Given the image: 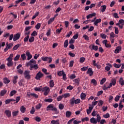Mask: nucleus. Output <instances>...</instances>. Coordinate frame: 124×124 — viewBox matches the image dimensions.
Returning a JSON list of instances; mask_svg holds the SVG:
<instances>
[{"mask_svg": "<svg viewBox=\"0 0 124 124\" xmlns=\"http://www.w3.org/2000/svg\"><path fill=\"white\" fill-rule=\"evenodd\" d=\"M81 102L80 99H75V97H73L70 100V104L73 106L74 104H79Z\"/></svg>", "mask_w": 124, "mask_h": 124, "instance_id": "nucleus-1", "label": "nucleus"}, {"mask_svg": "<svg viewBox=\"0 0 124 124\" xmlns=\"http://www.w3.org/2000/svg\"><path fill=\"white\" fill-rule=\"evenodd\" d=\"M46 111H53V112H57L58 109L57 108L54 107L53 104H50L46 107Z\"/></svg>", "mask_w": 124, "mask_h": 124, "instance_id": "nucleus-2", "label": "nucleus"}, {"mask_svg": "<svg viewBox=\"0 0 124 124\" xmlns=\"http://www.w3.org/2000/svg\"><path fill=\"white\" fill-rule=\"evenodd\" d=\"M42 92H44V94L46 96L48 95L49 93H50V88L46 86L42 88Z\"/></svg>", "mask_w": 124, "mask_h": 124, "instance_id": "nucleus-3", "label": "nucleus"}, {"mask_svg": "<svg viewBox=\"0 0 124 124\" xmlns=\"http://www.w3.org/2000/svg\"><path fill=\"white\" fill-rule=\"evenodd\" d=\"M30 73H31V71L29 70H26L24 72V77L27 80H30L31 79V75H30Z\"/></svg>", "mask_w": 124, "mask_h": 124, "instance_id": "nucleus-4", "label": "nucleus"}, {"mask_svg": "<svg viewBox=\"0 0 124 124\" xmlns=\"http://www.w3.org/2000/svg\"><path fill=\"white\" fill-rule=\"evenodd\" d=\"M13 46V43H10L9 44L6 43V47L4 49V52H7L8 51L9 49H10L11 48H12Z\"/></svg>", "mask_w": 124, "mask_h": 124, "instance_id": "nucleus-5", "label": "nucleus"}, {"mask_svg": "<svg viewBox=\"0 0 124 124\" xmlns=\"http://www.w3.org/2000/svg\"><path fill=\"white\" fill-rule=\"evenodd\" d=\"M31 29V26H28L26 27L24 30V33L25 35H30L31 34V31L30 30Z\"/></svg>", "mask_w": 124, "mask_h": 124, "instance_id": "nucleus-6", "label": "nucleus"}, {"mask_svg": "<svg viewBox=\"0 0 124 124\" xmlns=\"http://www.w3.org/2000/svg\"><path fill=\"white\" fill-rule=\"evenodd\" d=\"M43 76L44 75L43 74V73L40 71L37 74L35 79L36 80H39L40 78H42L43 77Z\"/></svg>", "mask_w": 124, "mask_h": 124, "instance_id": "nucleus-7", "label": "nucleus"}, {"mask_svg": "<svg viewBox=\"0 0 124 124\" xmlns=\"http://www.w3.org/2000/svg\"><path fill=\"white\" fill-rule=\"evenodd\" d=\"M116 83H117V79H116V78H112L111 80V83H109V87H110L111 88L112 86H115Z\"/></svg>", "mask_w": 124, "mask_h": 124, "instance_id": "nucleus-8", "label": "nucleus"}, {"mask_svg": "<svg viewBox=\"0 0 124 124\" xmlns=\"http://www.w3.org/2000/svg\"><path fill=\"white\" fill-rule=\"evenodd\" d=\"M93 66H96L98 69H100V68H101V65H100V64H98L97 63H96V61L93 60Z\"/></svg>", "mask_w": 124, "mask_h": 124, "instance_id": "nucleus-9", "label": "nucleus"}, {"mask_svg": "<svg viewBox=\"0 0 124 124\" xmlns=\"http://www.w3.org/2000/svg\"><path fill=\"white\" fill-rule=\"evenodd\" d=\"M33 63L35 64L36 63V61L34 60L33 59H31L29 62H27L26 64L27 66H29Z\"/></svg>", "mask_w": 124, "mask_h": 124, "instance_id": "nucleus-10", "label": "nucleus"}, {"mask_svg": "<svg viewBox=\"0 0 124 124\" xmlns=\"http://www.w3.org/2000/svg\"><path fill=\"white\" fill-rule=\"evenodd\" d=\"M20 36L21 35L19 33H17L16 34H15L13 38L14 41H17V40L20 38Z\"/></svg>", "mask_w": 124, "mask_h": 124, "instance_id": "nucleus-11", "label": "nucleus"}, {"mask_svg": "<svg viewBox=\"0 0 124 124\" xmlns=\"http://www.w3.org/2000/svg\"><path fill=\"white\" fill-rule=\"evenodd\" d=\"M87 74H89V76H93V68H89L87 70Z\"/></svg>", "mask_w": 124, "mask_h": 124, "instance_id": "nucleus-12", "label": "nucleus"}, {"mask_svg": "<svg viewBox=\"0 0 124 124\" xmlns=\"http://www.w3.org/2000/svg\"><path fill=\"white\" fill-rule=\"evenodd\" d=\"M122 51V46H118L116 47L114 51L115 54H119L120 52Z\"/></svg>", "mask_w": 124, "mask_h": 124, "instance_id": "nucleus-13", "label": "nucleus"}, {"mask_svg": "<svg viewBox=\"0 0 124 124\" xmlns=\"http://www.w3.org/2000/svg\"><path fill=\"white\" fill-rule=\"evenodd\" d=\"M30 66V70H32V68H34L35 70L38 69V65L37 64H31L29 65Z\"/></svg>", "mask_w": 124, "mask_h": 124, "instance_id": "nucleus-14", "label": "nucleus"}, {"mask_svg": "<svg viewBox=\"0 0 124 124\" xmlns=\"http://www.w3.org/2000/svg\"><path fill=\"white\" fill-rule=\"evenodd\" d=\"M4 113L8 118L11 117V111L7 109L5 110Z\"/></svg>", "mask_w": 124, "mask_h": 124, "instance_id": "nucleus-15", "label": "nucleus"}, {"mask_svg": "<svg viewBox=\"0 0 124 124\" xmlns=\"http://www.w3.org/2000/svg\"><path fill=\"white\" fill-rule=\"evenodd\" d=\"M26 56L28 57L27 58L28 61H30V60H31V59L32 58V55L31 54V53L30 52V51L26 52Z\"/></svg>", "mask_w": 124, "mask_h": 124, "instance_id": "nucleus-16", "label": "nucleus"}, {"mask_svg": "<svg viewBox=\"0 0 124 124\" xmlns=\"http://www.w3.org/2000/svg\"><path fill=\"white\" fill-rule=\"evenodd\" d=\"M90 122L92 124H97V121L96 120V118H95L94 117H92V118H91Z\"/></svg>", "mask_w": 124, "mask_h": 124, "instance_id": "nucleus-17", "label": "nucleus"}, {"mask_svg": "<svg viewBox=\"0 0 124 124\" xmlns=\"http://www.w3.org/2000/svg\"><path fill=\"white\" fill-rule=\"evenodd\" d=\"M73 81L75 82V84H76L77 86H79V85H80V78H76L74 79Z\"/></svg>", "mask_w": 124, "mask_h": 124, "instance_id": "nucleus-18", "label": "nucleus"}, {"mask_svg": "<svg viewBox=\"0 0 124 124\" xmlns=\"http://www.w3.org/2000/svg\"><path fill=\"white\" fill-rule=\"evenodd\" d=\"M93 109V107H89V109L86 110L87 115H90V113H92V111Z\"/></svg>", "mask_w": 124, "mask_h": 124, "instance_id": "nucleus-19", "label": "nucleus"}, {"mask_svg": "<svg viewBox=\"0 0 124 124\" xmlns=\"http://www.w3.org/2000/svg\"><path fill=\"white\" fill-rule=\"evenodd\" d=\"M98 23H101V18H99L98 19H96L94 22V25L95 26H96V27H97V26H98Z\"/></svg>", "mask_w": 124, "mask_h": 124, "instance_id": "nucleus-20", "label": "nucleus"}, {"mask_svg": "<svg viewBox=\"0 0 124 124\" xmlns=\"http://www.w3.org/2000/svg\"><path fill=\"white\" fill-rule=\"evenodd\" d=\"M95 15H96V14L95 13H93V14H89V15H88L86 16L87 19H90V18H93V17H94V16H95Z\"/></svg>", "mask_w": 124, "mask_h": 124, "instance_id": "nucleus-21", "label": "nucleus"}, {"mask_svg": "<svg viewBox=\"0 0 124 124\" xmlns=\"http://www.w3.org/2000/svg\"><path fill=\"white\" fill-rule=\"evenodd\" d=\"M56 18V16H54L52 18H51L47 22L48 25H50V24H52L54 21H55V18Z\"/></svg>", "mask_w": 124, "mask_h": 124, "instance_id": "nucleus-22", "label": "nucleus"}, {"mask_svg": "<svg viewBox=\"0 0 124 124\" xmlns=\"http://www.w3.org/2000/svg\"><path fill=\"white\" fill-rule=\"evenodd\" d=\"M3 83H4V84H9V83H10V80L7 78H3Z\"/></svg>", "mask_w": 124, "mask_h": 124, "instance_id": "nucleus-23", "label": "nucleus"}, {"mask_svg": "<svg viewBox=\"0 0 124 124\" xmlns=\"http://www.w3.org/2000/svg\"><path fill=\"white\" fill-rule=\"evenodd\" d=\"M66 118H70V117L71 116V115H72V112L71 111H67L66 112Z\"/></svg>", "mask_w": 124, "mask_h": 124, "instance_id": "nucleus-24", "label": "nucleus"}, {"mask_svg": "<svg viewBox=\"0 0 124 124\" xmlns=\"http://www.w3.org/2000/svg\"><path fill=\"white\" fill-rule=\"evenodd\" d=\"M119 83L121 86H124V80L123 78H121L119 80Z\"/></svg>", "mask_w": 124, "mask_h": 124, "instance_id": "nucleus-25", "label": "nucleus"}, {"mask_svg": "<svg viewBox=\"0 0 124 124\" xmlns=\"http://www.w3.org/2000/svg\"><path fill=\"white\" fill-rule=\"evenodd\" d=\"M91 84H93V86H96L97 85V81L95 79H92L91 81Z\"/></svg>", "mask_w": 124, "mask_h": 124, "instance_id": "nucleus-26", "label": "nucleus"}, {"mask_svg": "<svg viewBox=\"0 0 124 124\" xmlns=\"http://www.w3.org/2000/svg\"><path fill=\"white\" fill-rule=\"evenodd\" d=\"M64 74V71L63 70L58 71L57 73V74L59 77H61V76H62Z\"/></svg>", "mask_w": 124, "mask_h": 124, "instance_id": "nucleus-27", "label": "nucleus"}, {"mask_svg": "<svg viewBox=\"0 0 124 124\" xmlns=\"http://www.w3.org/2000/svg\"><path fill=\"white\" fill-rule=\"evenodd\" d=\"M80 98L82 100H85L86 99V94L85 93H82L80 95Z\"/></svg>", "mask_w": 124, "mask_h": 124, "instance_id": "nucleus-28", "label": "nucleus"}, {"mask_svg": "<svg viewBox=\"0 0 124 124\" xmlns=\"http://www.w3.org/2000/svg\"><path fill=\"white\" fill-rule=\"evenodd\" d=\"M18 114H19L18 110L13 111L12 112L13 117H16V116H18Z\"/></svg>", "mask_w": 124, "mask_h": 124, "instance_id": "nucleus-29", "label": "nucleus"}, {"mask_svg": "<svg viewBox=\"0 0 124 124\" xmlns=\"http://www.w3.org/2000/svg\"><path fill=\"white\" fill-rule=\"evenodd\" d=\"M17 79H18V76H15L13 79V83H14V84H17Z\"/></svg>", "mask_w": 124, "mask_h": 124, "instance_id": "nucleus-30", "label": "nucleus"}, {"mask_svg": "<svg viewBox=\"0 0 124 124\" xmlns=\"http://www.w3.org/2000/svg\"><path fill=\"white\" fill-rule=\"evenodd\" d=\"M54 80L53 79L49 81V87L50 88H54Z\"/></svg>", "mask_w": 124, "mask_h": 124, "instance_id": "nucleus-31", "label": "nucleus"}, {"mask_svg": "<svg viewBox=\"0 0 124 124\" xmlns=\"http://www.w3.org/2000/svg\"><path fill=\"white\" fill-rule=\"evenodd\" d=\"M16 93H17V91L16 90H13L11 92L10 96H13V95H14V94H16Z\"/></svg>", "mask_w": 124, "mask_h": 124, "instance_id": "nucleus-32", "label": "nucleus"}, {"mask_svg": "<svg viewBox=\"0 0 124 124\" xmlns=\"http://www.w3.org/2000/svg\"><path fill=\"white\" fill-rule=\"evenodd\" d=\"M20 111L21 113H25L26 112V108L24 106H22L20 107Z\"/></svg>", "mask_w": 124, "mask_h": 124, "instance_id": "nucleus-33", "label": "nucleus"}, {"mask_svg": "<svg viewBox=\"0 0 124 124\" xmlns=\"http://www.w3.org/2000/svg\"><path fill=\"white\" fill-rule=\"evenodd\" d=\"M105 10H106V5H104L101 6V11L102 12H105Z\"/></svg>", "mask_w": 124, "mask_h": 124, "instance_id": "nucleus-34", "label": "nucleus"}, {"mask_svg": "<svg viewBox=\"0 0 124 124\" xmlns=\"http://www.w3.org/2000/svg\"><path fill=\"white\" fill-rule=\"evenodd\" d=\"M13 64H14L13 62H10L7 63V66H8L9 67H11V66H13Z\"/></svg>", "mask_w": 124, "mask_h": 124, "instance_id": "nucleus-35", "label": "nucleus"}, {"mask_svg": "<svg viewBox=\"0 0 124 124\" xmlns=\"http://www.w3.org/2000/svg\"><path fill=\"white\" fill-rule=\"evenodd\" d=\"M68 40L67 39L64 42V48H67V46H68Z\"/></svg>", "mask_w": 124, "mask_h": 124, "instance_id": "nucleus-36", "label": "nucleus"}, {"mask_svg": "<svg viewBox=\"0 0 124 124\" xmlns=\"http://www.w3.org/2000/svg\"><path fill=\"white\" fill-rule=\"evenodd\" d=\"M19 47H20V44H18L17 45H16L13 48V51H15V50H17Z\"/></svg>", "mask_w": 124, "mask_h": 124, "instance_id": "nucleus-37", "label": "nucleus"}, {"mask_svg": "<svg viewBox=\"0 0 124 124\" xmlns=\"http://www.w3.org/2000/svg\"><path fill=\"white\" fill-rule=\"evenodd\" d=\"M105 82H106V78H104L101 79L100 84V85H103V84H104Z\"/></svg>", "mask_w": 124, "mask_h": 124, "instance_id": "nucleus-38", "label": "nucleus"}, {"mask_svg": "<svg viewBox=\"0 0 124 124\" xmlns=\"http://www.w3.org/2000/svg\"><path fill=\"white\" fill-rule=\"evenodd\" d=\"M62 96L64 98H67V97H69L70 96V93H66L62 95Z\"/></svg>", "mask_w": 124, "mask_h": 124, "instance_id": "nucleus-39", "label": "nucleus"}, {"mask_svg": "<svg viewBox=\"0 0 124 124\" xmlns=\"http://www.w3.org/2000/svg\"><path fill=\"white\" fill-rule=\"evenodd\" d=\"M120 98H121V96L117 95L115 97L114 100L116 101V102H118V101L120 100Z\"/></svg>", "mask_w": 124, "mask_h": 124, "instance_id": "nucleus-40", "label": "nucleus"}, {"mask_svg": "<svg viewBox=\"0 0 124 124\" xmlns=\"http://www.w3.org/2000/svg\"><path fill=\"white\" fill-rule=\"evenodd\" d=\"M59 120H57L56 121L55 120H52L51 122V124H60V123H59Z\"/></svg>", "mask_w": 124, "mask_h": 124, "instance_id": "nucleus-41", "label": "nucleus"}, {"mask_svg": "<svg viewBox=\"0 0 124 124\" xmlns=\"http://www.w3.org/2000/svg\"><path fill=\"white\" fill-rule=\"evenodd\" d=\"M97 123H100V120H101V117L99 114H97V119H96Z\"/></svg>", "mask_w": 124, "mask_h": 124, "instance_id": "nucleus-42", "label": "nucleus"}, {"mask_svg": "<svg viewBox=\"0 0 124 124\" xmlns=\"http://www.w3.org/2000/svg\"><path fill=\"white\" fill-rule=\"evenodd\" d=\"M7 92V91L6 90H2L0 92L1 96H3V95H4V94H5V93H6Z\"/></svg>", "mask_w": 124, "mask_h": 124, "instance_id": "nucleus-43", "label": "nucleus"}, {"mask_svg": "<svg viewBox=\"0 0 124 124\" xmlns=\"http://www.w3.org/2000/svg\"><path fill=\"white\" fill-rule=\"evenodd\" d=\"M110 88H111V86H110V85L107 87L106 85L105 84L103 87V90H104V91H106V90H108V89H110Z\"/></svg>", "mask_w": 124, "mask_h": 124, "instance_id": "nucleus-44", "label": "nucleus"}, {"mask_svg": "<svg viewBox=\"0 0 124 124\" xmlns=\"http://www.w3.org/2000/svg\"><path fill=\"white\" fill-rule=\"evenodd\" d=\"M39 15V12H37L35 14V15L32 16V20H33L37 17Z\"/></svg>", "mask_w": 124, "mask_h": 124, "instance_id": "nucleus-45", "label": "nucleus"}, {"mask_svg": "<svg viewBox=\"0 0 124 124\" xmlns=\"http://www.w3.org/2000/svg\"><path fill=\"white\" fill-rule=\"evenodd\" d=\"M34 41V37L31 36V37L29 39V42H30V43H31Z\"/></svg>", "mask_w": 124, "mask_h": 124, "instance_id": "nucleus-46", "label": "nucleus"}, {"mask_svg": "<svg viewBox=\"0 0 124 124\" xmlns=\"http://www.w3.org/2000/svg\"><path fill=\"white\" fill-rule=\"evenodd\" d=\"M20 100L21 96H17L16 97V102L14 103V104H15V103H18V102H19V101H20Z\"/></svg>", "mask_w": 124, "mask_h": 124, "instance_id": "nucleus-47", "label": "nucleus"}, {"mask_svg": "<svg viewBox=\"0 0 124 124\" xmlns=\"http://www.w3.org/2000/svg\"><path fill=\"white\" fill-rule=\"evenodd\" d=\"M42 107V104H38L35 107L36 109H37L38 110H39V109H40V108Z\"/></svg>", "mask_w": 124, "mask_h": 124, "instance_id": "nucleus-48", "label": "nucleus"}, {"mask_svg": "<svg viewBox=\"0 0 124 124\" xmlns=\"http://www.w3.org/2000/svg\"><path fill=\"white\" fill-rule=\"evenodd\" d=\"M36 92H42V88L40 87H35L34 89Z\"/></svg>", "mask_w": 124, "mask_h": 124, "instance_id": "nucleus-49", "label": "nucleus"}, {"mask_svg": "<svg viewBox=\"0 0 124 124\" xmlns=\"http://www.w3.org/2000/svg\"><path fill=\"white\" fill-rule=\"evenodd\" d=\"M52 101H53V99L52 98H48V99H45V102H49V103H50V102H52Z\"/></svg>", "mask_w": 124, "mask_h": 124, "instance_id": "nucleus-50", "label": "nucleus"}, {"mask_svg": "<svg viewBox=\"0 0 124 124\" xmlns=\"http://www.w3.org/2000/svg\"><path fill=\"white\" fill-rule=\"evenodd\" d=\"M34 112H35V108H34V107H32L30 111V113L31 114H34Z\"/></svg>", "mask_w": 124, "mask_h": 124, "instance_id": "nucleus-51", "label": "nucleus"}, {"mask_svg": "<svg viewBox=\"0 0 124 124\" xmlns=\"http://www.w3.org/2000/svg\"><path fill=\"white\" fill-rule=\"evenodd\" d=\"M59 108L60 110H62L64 108V105L62 104H60L59 105Z\"/></svg>", "mask_w": 124, "mask_h": 124, "instance_id": "nucleus-52", "label": "nucleus"}, {"mask_svg": "<svg viewBox=\"0 0 124 124\" xmlns=\"http://www.w3.org/2000/svg\"><path fill=\"white\" fill-rule=\"evenodd\" d=\"M5 46V43L4 42H0V49L1 47H4Z\"/></svg>", "mask_w": 124, "mask_h": 124, "instance_id": "nucleus-53", "label": "nucleus"}, {"mask_svg": "<svg viewBox=\"0 0 124 124\" xmlns=\"http://www.w3.org/2000/svg\"><path fill=\"white\" fill-rule=\"evenodd\" d=\"M41 59L42 61H43V62H47L48 60H49V57H42Z\"/></svg>", "mask_w": 124, "mask_h": 124, "instance_id": "nucleus-54", "label": "nucleus"}, {"mask_svg": "<svg viewBox=\"0 0 124 124\" xmlns=\"http://www.w3.org/2000/svg\"><path fill=\"white\" fill-rule=\"evenodd\" d=\"M30 38V35H27L24 39V42H28L29 41V39Z\"/></svg>", "mask_w": 124, "mask_h": 124, "instance_id": "nucleus-55", "label": "nucleus"}, {"mask_svg": "<svg viewBox=\"0 0 124 124\" xmlns=\"http://www.w3.org/2000/svg\"><path fill=\"white\" fill-rule=\"evenodd\" d=\"M92 49L94 50V51H97L98 50V46H93Z\"/></svg>", "mask_w": 124, "mask_h": 124, "instance_id": "nucleus-56", "label": "nucleus"}, {"mask_svg": "<svg viewBox=\"0 0 124 124\" xmlns=\"http://www.w3.org/2000/svg\"><path fill=\"white\" fill-rule=\"evenodd\" d=\"M89 117H85L81 120V122H89Z\"/></svg>", "mask_w": 124, "mask_h": 124, "instance_id": "nucleus-57", "label": "nucleus"}, {"mask_svg": "<svg viewBox=\"0 0 124 124\" xmlns=\"http://www.w3.org/2000/svg\"><path fill=\"white\" fill-rule=\"evenodd\" d=\"M100 36L101 38H103V39H106V37H107V35H106L105 34L101 33L100 34Z\"/></svg>", "mask_w": 124, "mask_h": 124, "instance_id": "nucleus-58", "label": "nucleus"}, {"mask_svg": "<svg viewBox=\"0 0 124 124\" xmlns=\"http://www.w3.org/2000/svg\"><path fill=\"white\" fill-rule=\"evenodd\" d=\"M88 68H89V66H84L83 67L81 68L80 70L81 71H86Z\"/></svg>", "mask_w": 124, "mask_h": 124, "instance_id": "nucleus-59", "label": "nucleus"}, {"mask_svg": "<svg viewBox=\"0 0 124 124\" xmlns=\"http://www.w3.org/2000/svg\"><path fill=\"white\" fill-rule=\"evenodd\" d=\"M41 27V24L40 23H38L36 26H35V28L37 30H39L40 29V27Z\"/></svg>", "mask_w": 124, "mask_h": 124, "instance_id": "nucleus-60", "label": "nucleus"}, {"mask_svg": "<svg viewBox=\"0 0 124 124\" xmlns=\"http://www.w3.org/2000/svg\"><path fill=\"white\" fill-rule=\"evenodd\" d=\"M83 37L84 38V39L87 41H89V40H90V38L87 35H83Z\"/></svg>", "mask_w": 124, "mask_h": 124, "instance_id": "nucleus-61", "label": "nucleus"}, {"mask_svg": "<svg viewBox=\"0 0 124 124\" xmlns=\"http://www.w3.org/2000/svg\"><path fill=\"white\" fill-rule=\"evenodd\" d=\"M113 66H114L116 68H120V67H121V64H118L115 63L113 64Z\"/></svg>", "mask_w": 124, "mask_h": 124, "instance_id": "nucleus-62", "label": "nucleus"}, {"mask_svg": "<svg viewBox=\"0 0 124 124\" xmlns=\"http://www.w3.org/2000/svg\"><path fill=\"white\" fill-rule=\"evenodd\" d=\"M63 98V96H59L57 97V101H61V100H62V98Z\"/></svg>", "mask_w": 124, "mask_h": 124, "instance_id": "nucleus-63", "label": "nucleus"}, {"mask_svg": "<svg viewBox=\"0 0 124 124\" xmlns=\"http://www.w3.org/2000/svg\"><path fill=\"white\" fill-rule=\"evenodd\" d=\"M20 59V55H17L14 59V61H18Z\"/></svg>", "mask_w": 124, "mask_h": 124, "instance_id": "nucleus-64", "label": "nucleus"}]
</instances>
